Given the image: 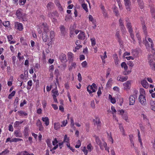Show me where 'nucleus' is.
I'll use <instances>...</instances> for the list:
<instances>
[{"label": "nucleus", "mask_w": 155, "mask_h": 155, "mask_svg": "<svg viewBox=\"0 0 155 155\" xmlns=\"http://www.w3.org/2000/svg\"><path fill=\"white\" fill-rule=\"evenodd\" d=\"M42 28L43 31V32H46L47 33L49 31L48 27L46 24L43 23L42 25L38 29V32L39 34H41L42 31L41 28Z\"/></svg>", "instance_id": "nucleus-1"}, {"label": "nucleus", "mask_w": 155, "mask_h": 155, "mask_svg": "<svg viewBox=\"0 0 155 155\" xmlns=\"http://www.w3.org/2000/svg\"><path fill=\"white\" fill-rule=\"evenodd\" d=\"M153 57V55L151 54H150L148 55V59L149 60L150 65L152 69L155 70V65L154 63L151 59Z\"/></svg>", "instance_id": "nucleus-2"}, {"label": "nucleus", "mask_w": 155, "mask_h": 155, "mask_svg": "<svg viewBox=\"0 0 155 155\" xmlns=\"http://www.w3.org/2000/svg\"><path fill=\"white\" fill-rule=\"evenodd\" d=\"M139 101L142 105H145L147 104L146 99L143 94H140L139 96Z\"/></svg>", "instance_id": "nucleus-3"}, {"label": "nucleus", "mask_w": 155, "mask_h": 155, "mask_svg": "<svg viewBox=\"0 0 155 155\" xmlns=\"http://www.w3.org/2000/svg\"><path fill=\"white\" fill-rule=\"evenodd\" d=\"M125 21L126 22V26L128 29V31L131 32V31L133 30L131 23L129 21V20L128 18H126Z\"/></svg>", "instance_id": "nucleus-4"}, {"label": "nucleus", "mask_w": 155, "mask_h": 155, "mask_svg": "<svg viewBox=\"0 0 155 155\" xmlns=\"http://www.w3.org/2000/svg\"><path fill=\"white\" fill-rule=\"evenodd\" d=\"M99 145L101 149L103 150L104 148H105V150H107L108 152H109L108 148L107 147V144L106 143L104 142L103 143H101Z\"/></svg>", "instance_id": "nucleus-5"}, {"label": "nucleus", "mask_w": 155, "mask_h": 155, "mask_svg": "<svg viewBox=\"0 0 155 155\" xmlns=\"http://www.w3.org/2000/svg\"><path fill=\"white\" fill-rule=\"evenodd\" d=\"M80 33L78 36V39L83 40L85 39L86 36L85 35V33L81 31H80Z\"/></svg>", "instance_id": "nucleus-6"}, {"label": "nucleus", "mask_w": 155, "mask_h": 155, "mask_svg": "<svg viewBox=\"0 0 155 155\" xmlns=\"http://www.w3.org/2000/svg\"><path fill=\"white\" fill-rule=\"evenodd\" d=\"M128 78L127 76L124 77L120 75H119L117 78V80L120 81L124 82L126 81Z\"/></svg>", "instance_id": "nucleus-7"}, {"label": "nucleus", "mask_w": 155, "mask_h": 155, "mask_svg": "<svg viewBox=\"0 0 155 155\" xmlns=\"http://www.w3.org/2000/svg\"><path fill=\"white\" fill-rule=\"evenodd\" d=\"M124 88L125 89L128 90L130 88L131 86L130 81H127L123 84Z\"/></svg>", "instance_id": "nucleus-8"}, {"label": "nucleus", "mask_w": 155, "mask_h": 155, "mask_svg": "<svg viewBox=\"0 0 155 155\" xmlns=\"http://www.w3.org/2000/svg\"><path fill=\"white\" fill-rule=\"evenodd\" d=\"M137 98L136 96H131L129 97V103L130 105H133L135 102V99Z\"/></svg>", "instance_id": "nucleus-9"}, {"label": "nucleus", "mask_w": 155, "mask_h": 155, "mask_svg": "<svg viewBox=\"0 0 155 155\" xmlns=\"http://www.w3.org/2000/svg\"><path fill=\"white\" fill-rule=\"evenodd\" d=\"M125 5L126 9L128 11H130L131 9V3L130 1H126L124 2Z\"/></svg>", "instance_id": "nucleus-10"}, {"label": "nucleus", "mask_w": 155, "mask_h": 155, "mask_svg": "<svg viewBox=\"0 0 155 155\" xmlns=\"http://www.w3.org/2000/svg\"><path fill=\"white\" fill-rule=\"evenodd\" d=\"M15 28L20 31L22 30L23 28L22 24L18 22H16L15 23Z\"/></svg>", "instance_id": "nucleus-11"}, {"label": "nucleus", "mask_w": 155, "mask_h": 155, "mask_svg": "<svg viewBox=\"0 0 155 155\" xmlns=\"http://www.w3.org/2000/svg\"><path fill=\"white\" fill-rule=\"evenodd\" d=\"M59 58L61 61L62 62H65L67 61L66 55L64 54H61L59 56Z\"/></svg>", "instance_id": "nucleus-12"}, {"label": "nucleus", "mask_w": 155, "mask_h": 155, "mask_svg": "<svg viewBox=\"0 0 155 155\" xmlns=\"http://www.w3.org/2000/svg\"><path fill=\"white\" fill-rule=\"evenodd\" d=\"M15 136L16 137H22V135L20 130H17L14 132Z\"/></svg>", "instance_id": "nucleus-13"}, {"label": "nucleus", "mask_w": 155, "mask_h": 155, "mask_svg": "<svg viewBox=\"0 0 155 155\" xmlns=\"http://www.w3.org/2000/svg\"><path fill=\"white\" fill-rule=\"evenodd\" d=\"M68 60L70 62H72L74 58L73 54L71 52H69L68 53Z\"/></svg>", "instance_id": "nucleus-14"}, {"label": "nucleus", "mask_w": 155, "mask_h": 155, "mask_svg": "<svg viewBox=\"0 0 155 155\" xmlns=\"http://www.w3.org/2000/svg\"><path fill=\"white\" fill-rule=\"evenodd\" d=\"M119 23L120 26L121 27L122 30H123L124 31H125L126 29L124 24L123 20L121 18H120L119 20Z\"/></svg>", "instance_id": "nucleus-15"}, {"label": "nucleus", "mask_w": 155, "mask_h": 155, "mask_svg": "<svg viewBox=\"0 0 155 155\" xmlns=\"http://www.w3.org/2000/svg\"><path fill=\"white\" fill-rule=\"evenodd\" d=\"M36 125L38 127L39 130L40 131H42L43 130V127L41 123L39 120H37Z\"/></svg>", "instance_id": "nucleus-16"}, {"label": "nucleus", "mask_w": 155, "mask_h": 155, "mask_svg": "<svg viewBox=\"0 0 155 155\" xmlns=\"http://www.w3.org/2000/svg\"><path fill=\"white\" fill-rule=\"evenodd\" d=\"M87 90L90 94L96 91L95 89L91 86H88L87 87Z\"/></svg>", "instance_id": "nucleus-17"}, {"label": "nucleus", "mask_w": 155, "mask_h": 155, "mask_svg": "<svg viewBox=\"0 0 155 155\" xmlns=\"http://www.w3.org/2000/svg\"><path fill=\"white\" fill-rule=\"evenodd\" d=\"M94 122H95L94 124L95 125H97V127L100 126L101 125V123L99 119L98 118H96L94 120Z\"/></svg>", "instance_id": "nucleus-18"}, {"label": "nucleus", "mask_w": 155, "mask_h": 155, "mask_svg": "<svg viewBox=\"0 0 155 155\" xmlns=\"http://www.w3.org/2000/svg\"><path fill=\"white\" fill-rule=\"evenodd\" d=\"M141 84L142 86L146 88H147L149 87V85L147 81L145 80H142L141 81Z\"/></svg>", "instance_id": "nucleus-19"}, {"label": "nucleus", "mask_w": 155, "mask_h": 155, "mask_svg": "<svg viewBox=\"0 0 155 155\" xmlns=\"http://www.w3.org/2000/svg\"><path fill=\"white\" fill-rule=\"evenodd\" d=\"M42 36L43 41L45 42H46L48 39L47 33L46 32H43Z\"/></svg>", "instance_id": "nucleus-20"}, {"label": "nucleus", "mask_w": 155, "mask_h": 155, "mask_svg": "<svg viewBox=\"0 0 155 155\" xmlns=\"http://www.w3.org/2000/svg\"><path fill=\"white\" fill-rule=\"evenodd\" d=\"M60 28L62 34L63 35H64L66 33L65 28L64 26L61 25L60 27Z\"/></svg>", "instance_id": "nucleus-21"}, {"label": "nucleus", "mask_w": 155, "mask_h": 155, "mask_svg": "<svg viewBox=\"0 0 155 155\" xmlns=\"http://www.w3.org/2000/svg\"><path fill=\"white\" fill-rule=\"evenodd\" d=\"M29 129L28 127H25L23 132V133L25 137H26L28 135V131Z\"/></svg>", "instance_id": "nucleus-22"}, {"label": "nucleus", "mask_w": 155, "mask_h": 155, "mask_svg": "<svg viewBox=\"0 0 155 155\" xmlns=\"http://www.w3.org/2000/svg\"><path fill=\"white\" fill-rule=\"evenodd\" d=\"M43 122H45V124L46 126H48L49 124V121L48 118L47 117H42V119Z\"/></svg>", "instance_id": "nucleus-23"}, {"label": "nucleus", "mask_w": 155, "mask_h": 155, "mask_svg": "<svg viewBox=\"0 0 155 155\" xmlns=\"http://www.w3.org/2000/svg\"><path fill=\"white\" fill-rule=\"evenodd\" d=\"M18 113L19 115L21 116L25 117L28 115L27 113L24 111H19L18 112Z\"/></svg>", "instance_id": "nucleus-24"}, {"label": "nucleus", "mask_w": 155, "mask_h": 155, "mask_svg": "<svg viewBox=\"0 0 155 155\" xmlns=\"http://www.w3.org/2000/svg\"><path fill=\"white\" fill-rule=\"evenodd\" d=\"M24 122V120H22L21 121H16L15 122L14 124V127L15 128L17 127L19 125L23 123Z\"/></svg>", "instance_id": "nucleus-25"}, {"label": "nucleus", "mask_w": 155, "mask_h": 155, "mask_svg": "<svg viewBox=\"0 0 155 155\" xmlns=\"http://www.w3.org/2000/svg\"><path fill=\"white\" fill-rule=\"evenodd\" d=\"M16 15L19 19H20L22 17V15L19 10H18L16 11Z\"/></svg>", "instance_id": "nucleus-26"}, {"label": "nucleus", "mask_w": 155, "mask_h": 155, "mask_svg": "<svg viewBox=\"0 0 155 155\" xmlns=\"http://www.w3.org/2000/svg\"><path fill=\"white\" fill-rule=\"evenodd\" d=\"M116 36L118 39V40L119 43L120 44L122 43V41L120 39V35L119 31H117L116 32Z\"/></svg>", "instance_id": "nucleus-27"}, {"label": "nucleus", "mask_w": 155, "mask_h": 155, "mask_svg": "<svg viewBox=\"0 0 155 155\" xmlns=\"http://www.w3.org/2000/svg\"><path fill=\"white\" fill-rule=\"evenodd\" d=\"M54 128L56 130H57L60 128V124L59 123H54Z\"/></svg>", "instance_id": "nucleus-28"}, {"label": "nucleus", "mask_w": 155, "mask_h": 155, "mask_svg": "<svg viewBox=\"0 0 155 155\" xmlns=\"http://www.w3.org/2000/svg\"><path fill=\"white\" fill-rule=\"evenodd\" d=\"M112 81L113 80L112 78H110L109 79V80L108 81L106 85L107 87H111L112 83Z\"/></svg>", "instance_id": "nucleus-29"}, {"label": "nucleus", "mask_w": 155, "mask_h": 155, "mask_svg": "<svg viewBox=\"0 0 155 155\" xmlns=\"http://www.w3.org/2000/svg\"><path fill=\"white\" fill-rule=\"evenodd\" d=\"M119 127L120 130L122 133L123 135L125 136V131H124V130L123 127L122 126L121 124H119Z\"/></svg>", "instance_id": "nucleus-30"}, {"label": "nucleus", "mask_w": 155, "mask_h": 155, "mask_svg": "<svg viewBox=\"0 0 155 155\" xmlns=\"http://www.w3.org/2000/svg\"><path fill=\"white\" fill-rule=\"evenodd\" d=\"M114 59L116 65H117L119 63V60L117 55H115L114 56Z\"/></svg>", "instance_id": "nucleus-31"}, {"label": "nucleus", "mask_w": 155, "mask_h": 155, "mask_svg": "<svg viewBox=\"0 0 155 155\" xmlns=\"http://www.w3.org/2000/svg\"><path fill=\"white\" fill-rule=\"evenodd\" d=\"M69 137H67V135H65L64 137V139L63 141V142L64 143L65 142L66 143H69Z\"/></svg>", "instance_id": "nucleus-32"}, {"label": "nucleus", "mask_w": 155, "mask_h": 155, "mask_svg": "<svg viewBox=\"0 0 155 155\" xmlns=\"http://www.w3.org/2000/svg\"><path fill=\"white\" fill-rule=\"evenodd\" d=\"M52 93L53 94L52 96H57L59 94L58 93V91H57L56 89H54L52 91Z\"/></svg>", "instance_id": "nucleus-33"}, {"label": "nucleus", "mask_w": 155, "mask_h": 155, "mask_svg": "<svg viewBox=\"0 0 155 155\" xmlns=\"http://www.w3.org/2000/svg\"><path fill=\"white\" fill-rule=\"evenodd\" d=\"M121 66L122 68H124L125 71L127 69L128 67L125 62H123L121 64Z\"/></svg>", "instance_id": "nucleus-34"}, {"label": "nucleus", "mask_w": 155, "mask_h": 155, "mask_svg": "<svg viewBox=\"0 0 155 155\" xmlns=\"http://www.w3.org/2000/svg\"><path fill=\"white\" fill-rule=\"evenodd\" d=\"M81 7L86 12H88V9L87 8V4L83 3L82 4Z\"/></svg>", "instance_id": "nucleus-35"}, {"label": "nucleus", "mask_w": 155, "mask_h": 155, "mask_svg": "<svg viewBox=\"0 0 155 155\" xmlns=\"http://www.w3.org/2000/svg\"><path fill=\"white\" fill-rule=\"evenodd\" d=\"M107 135L109 140L110 141H111L112 143H113V140L112 137L111 133L110 134L107 133Z\"/></svg>", "instance_id": "nucleus-36"}, {"label": "nucleus", "mask_w": 155, "mask_h": 155, "mask_svg": "<svg viewBox=\"0 0 155 155\" xmlns=\"http://www.w3.org/2000/svg\"><path fill=\"white\" fill-rule=\"evenodd\" d=\"M50 37L51 40V41L54 36V32L53 31H51L50 32Z\"/></svg>", "instance_id": "nucleus-37"}, {"label": "nucleus", "mask_w": 155, "mask_h": 155, "mask_svg": "<svg viewBox=\"0 0 155 155\" xmlns=\"http://www.w3.org/2000/svg\"><path fill=\"white\" fill-rule=\"evenodd\" d=\"M22 141L23 140L22 139L18 138H14L12 139V142H16L18 141Z\"/></svg>", "instance_id": "nucleus-38"}, {"label": "nucleus", "mask_w": 155, "mask_h": 155, "mask_svg": "<svg viewBox=\"0 0 155 155\" xmlns=\"http://www.w3.org/2000/svg\"><path fill=\"white\" fill-rule=\"evenodd\" d=\"M28 85L29 86V87H28L27 88V89L28 90H29L31 89V87L32 85V81L31 80H30L28 81L27 83Z\"/></svg>", "instance_id": "nucleus-39"}, {"label": "nucleus", "mask_w": 155, "mask_h": 155, "mask_svg": "<svg viewBox=\"0 0 155 155\" xmlns=\"http://www.w3.org/2000/svg\"><path fill=\"white\" fill-rule=\"evenodd\" d=\"M89 20L92 22V24H95L96 21L94 19L91 15H90L89 16Z\"/></svg>", "instance_id": "nucleus-40"}, {"label": "nucleus", "mask_w": 155, "mask_h": 155, "mask_svg": "<svg viewBox=\"0 0 155 155\" xmlns=\"http://www.w3.org/2000/svg\"><path fill=\"white\" fill-rule=\"evenodd\" d=\"M129 32L130 33L131 38L133 40V43L134 44L135 42V41L134 40V35L133 34V30L131 31V32L130 31H129Z\"/></svg>", "instance_id": "nucleus-41"}, {"label": "nucleus", "mask_w": 155, "mask_h": 155, "mask_svg": "<svg viewBox=\"0 0 155 155\" xmlns=\"http://www.w3.org/2000/svg\"><path fill=\"white\" fill-rule=\"evenodd\" d=\"M150 103L151 105V108L152 110L155 111V106L153 105V104H155L154 101H151Z\"/></svg>", "instance_id": "nucleus-42"}, {"label": "nucleus", "mask_w": 155, "mask_h": 155, "mask_svg": "<svg viewBox=\"0 0 155 155\" xmlns=\"http://www.w3.org/2000/svg\"><path fill=\"white\" fill-rule=\"evenodd\" d=\"M21 54L20 52H18V54L17 57L19 60H23L24 59L23 56H21Z\"/></svg>", "instance_id": "nucleus-43"}, {"label": "nucleus", "mask_w": 155, "mask_h": 155, "mask_svg": "<svg viewBox=\"0 0 155 155\" xmlns=\"http://www.w3.org/2000/svg\"><path fill=\"white\" fill-rule=\"evenodd\" d=\"M15 93V91H13L10 94L8 95V98L9 99H11L12 97L14 96Z\"/></svg>", "instance_id": "nucleus-44"}, {"label": "nucleus", "mask_w": 155, "mask_h": 155, "mask_svg": "<svg viewBox=\"0 0 155 155\" xmlns=\"http://www.w3.org/2000/svg\"><path fill=\"white\" fill-rule=\"evenodd\" d=\"M76 64L75 62H72L71 64V66L69 68V70H71L73 68H75Z\"/></svg>", "instance_id": "nucleus-45"}, {"label": "nucleus", "mask_w": 155, "mask_h": 155, "mask_svg": "<svg viewBox=\"0 0 155 155\" xmlns=\"http://www.w3.org/2000/svg\"><path fill=\"white\" fill-rule=\"evenodd\" d=\"M82 151L84 152V154L85 155H87L88 152V150H87L86 147H84L82 149Z\"/></svg>", "instance_id": "nucleus-46"}, {"label": "nucleus", "mask_w": 155, "mask_h": 155, "mask_svg": "<svg viewBox=\"0 0 155 155\" xmlns=\"http://www.w3.org/2000/svg\"><path fill=\"white\" fill-rule=\"evenodd\" d=\"M87 148L88 150L90 152H91L93 149V147H92L91 143L87 145Z\"/></svg>", "instance_id": "nucleus-47"}, {"label": "nucleus", "mask_w": 155, "mask_h": 155, "mask_svg": "<svg viewBox=\"0 0 155 155\" xmlns=\"http://www.w3.org/2000/svg\"><path fill=\"white\" fill-rule=\"evenodd\" d=\"M95 137L96 141L98 145L100 144V143H101V141L100 140L99 138L96 136H95Z\"/></svg>", "instance_id": "nucleus-48"}, {"label": "nucleus", "mask_w": 155, "mask_h": 155, "mask_svg": "<svg viewBox=\"0 0 155 155\" xmlns=\"http://www.w3.org/2000/svg\"><path fill=\"white\" fill-rule=\"evenodd\" d=\"M87 63L86 61H84L81 63V65L83 68H86L87 67Z\"/></svg>", "instance_id": "nucleus-49"}, {"label": "nucleus", "mask_w": 155, "mask_h": 155, "mask_svg": "<svg viewBox=\"0 0 155 155\" xmlns=\"http://www.w3.org/2000/svg\"><path fill=\"white\" fill-rule=\"evenodd\" d=\"M139 6L141 9H142L144 7L143 4V1H140L138 3Z\"/></svg>", "instance_id": "nucleus-50"}, {"label": "nucleus", "mask_w": 155, "mask_h": 155, "mask_svg": "<svg viewBox=\"0 0 155 155\" xmlns=\"http://www.w3.org/2000/svg\"><path fill=\"white\" fill-rule=\"evenodd\" d=\"M9 152L8 150L6 149L5 150L2 151L1 153H0V155H5Z\"/></svg>", "instance_id": "nucleus-51"}, {"label": "nucleus", "mask_w": 155, "mask_h": 155, "mask_svg": "<svg viewBox=\"0 0 155 155\" xmlns=\"http://www.w3.org/2000/svg\"><path fill=\"white\" fill-rule=\"evenodd\" d=\"M91 45L92 46H94L96 44V41L94 38H92L91 39Z\"/></svg>", "instance_id": "nucleus-52"}, {"label": "nucleus", "mask_w": 155, "mask_h": 155, "mask_svg": "<svg viewBox=\"0 0 155 155\" xmlns=\"http://www.w3.org/2000/svg\"><path fill=\"white\" fill-rule=\"evenodd\" d=\"M55 15H56V13L55 14L54 13H50L48 15L49 17L52 19V18L54 17Z\"/></svg>", "instance_id": "nucleus-53"}, {"label": "nucleus", "mask_w": 155, "mask_h": 155, "mask_svg": "<svg viewBox=\"0 0 155 155\" xmlns=\"http://www.w3.org/2000/svg\"><path fill=\"white\" fill-rule=\"evenodd\" d=\"M81 145V143L80 142V140H78V141L77 142V144H76L75 146V148H78L80 147Z\"/></svg>", "instance_id": "nucleus-54"}, {"label": "nucleus", "mask_w": 155, "mask_h": 155, "mask_svg": "<svg viewBox=\"0 0 155 155\" xmlns=\"http://www.w3.org/2000/svg\"><path fill=\"white\" fill-rule=\"evenodd\" d=\"M53 5L54 3H53L50 2L48 4L47 6V7L48 8H51V7H53Z\"/></svg>", "instance_id": "nucleus-55"}, {"label": "nucleus", "mask_w": 155, "mask_h": 155, "mask_svg": "<svg viewBox=\"0 0 155 155\" xmlns=\"http://www.w3.org/2000/svg\"><path fill=\"white\" fill-rule=\"evenodd\" d=\"M116 1L117 2L119 8H120V9H122V5L121 4L120 2V0H116Z\"/></svg>", "instance_id": "nucleus-56"}, {"label": "nucleus", "mask_w": 155, "mask_h": 155, "mask_svg": "<svg viewBox=\"0 0 155 155\" xmlns=\"http://www.w3.org/2000/svg\"><path fill=\"white\" fill-rule=\"evenodd\" d=\"M26 0H19V4L21 5H24L26 2Z\"/></svg>", "instance_id": "nucleus-57"}, {"label": "nucleus", "mask_w": 155, "mask_h": 155, "mask_svg": "<svg viewBox=\"0 0 155 155\" xmlns=\"http://www.w3.org/2000/svg\"><path fill=\"white\" fill-rule=\"evenodd\" d=\"M46 142L48 147L51 148L52 146V145H51L50 140L48 139L47 140H46Z\"/></svg>", "instance_id": "nucleus-58"}, {"label": "nucleus", "mask_w": 155, "mask_h": 155, "mask_svg": "<svg viewBox=\"0 0 155 155\" xmlns=\"http://www.w3.org/2000/svg\"><path fill=\"white\" fill-rule=\"evenodd\" d=\"M68 122L67 120H66V121L65 120H64L62 122V124L61 125V127H65L67 124Z\"/></svg>", "instance_id": "nucleus-59"}, {"label": "nucleus", "mask_w": 155, "mask_h": 155, "mask_svg": "<svg viewBox=\"0 0 155 155\" xmlns=\"http://www.w3.org/2000/svg\"><path fill=\"white\" fill-rule=\"evenodd\" d=\"M3 24L5 27H8L9 25V22L8 21L4 22L3 23Z\"/></svg>", "instance_id": "nucleus-60"}, {"label": "nucleus", "mask_w": 155, "mask_h": 155, "mask_svg": "<svg viewBox=\"0 0 155 155\" xmlns=\"http://www.w3.org/2000/svg\"><path fill=\"white\" fill-rule=\"evenodd\" d=\"M91 107L93 108H94L95 107V103L94 100H92L91 101Z\"/></svg>", "instance_id": "nucleus-61"}, {"label": "nucleus", "mask_w": 155, "mask_h": 155, "mask_svg": "<svg viewBox=\"0 0 155 155\" xmlns=\"http://www.w3.org/2000/svg\"><path fill=\"white\" fill-rule=\"evenodd\" d=\"M78 79L79 81L81 82L82 80V77L80 73H78Z\"/></svg>", "instance_id": "nucleus-62"}, {"label": "nucleus", "mask_w": 155, "mask_h": 155, "mask_svg": "<svg viewBox=\"0 0 155 155\" xmlns=\"http://www.w3.org/2000/svg\"><path fill=\"white\" fill-rule=\"evenodd\" d=\"M127 64L129 66L132 67L134 66V64L133 62L130 61H129L127 63Z\"/></svg>", "instance_id": "nucleus-63"}, {"label": "nucleus", "mask_w": 155, "mask_h": 155, "mask_svg": "<svg viewBox=\"0 0 155 155\" xmlns=\"http://www.w3.org/2000/svg\"><path fill=\"white\" fill-rule=\"evenodd\" d=\"M110 71H111V69L109 68H108L107 69V74H106V77L107 78L108 77L109 75L110 74Z\"/></svg>", "instance_id": "nucleus-64"}]
</instances>
